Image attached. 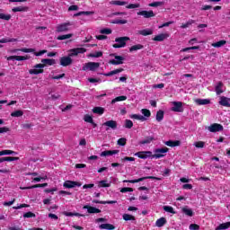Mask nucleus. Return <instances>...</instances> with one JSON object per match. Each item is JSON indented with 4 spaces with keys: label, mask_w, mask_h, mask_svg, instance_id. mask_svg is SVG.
<instances>
[{
    "label": "nucleus",
    "mask_w": 230,
    "mask_h": 230,
    "mask_svg": "<svg viewBox=\"0 0 230 230\" xmlns=\"http://www.w3.org/2000/svg\"><path fill=\"white\" fill-rule=\"evenodd\" d=\"M182 213H184V215H187V217H193V210L191 208H183Z\"/></svg>",
    "instance_id": "obj_46"
},
{
    "label": "nucleus",
    "mask_w": 230,
    "mask_h": 230,
    "mask_svg": "<svg viewBox=\"0 0 230 230\" xmlns=\"http://www.w3.org/2000/svg\"><path fill=\"white\" fill-rule=\"evenodd\" d=\"M37 216L35 213L29 211L23 214V218H35Z\"/></svg>",
    "instance_id": "obj_52"
},
{
    "label": "nucleus",
    "mask_w": 230,
    "mask_h": 230,
    "mask_svg": "<svg viewBox=\"0 0 230 230\" xmlns=\"http://www.w3.org/2000/svg\"><path fill=\"white\" fill-rule=\"evenodd\" d=\"M89 57H91L92 58H100V57H103V52L97 51L95 53H91L89 54Z\"/></svg>",
    "instance_id": "obj_47"
},
{
    "label": "nucleus",
    "mask_w": 230,
    "mask_h": 230,
    "mask_svg": "<svg viewBox=\"0 0 230 230\" xmlns=\"http://www.w3.org/2000/svg\"><path fill=\"white\" fill-rule=\"evenodd\" d=\"M163 119H164V111L163 110H159L156 112V121L161 122Z\"/></svg>",
    "instance_id": "obj_33"
},
{
    "label": "nucleus",
    "mask_w": 230,
    "mask_h": 230,
    "mask_svg": "<svg viewBox=\"0 0 230 230\" xmlns=\"http://www.w3.org/2000/svg\"><path fill=\"white\" fill-rule=\"evenodd\" d=\"M141 113L143 116H145V118H150V116H152V112L148 109H142Z\"/></svg>",
    "instance_id": "obj_50"
},
{
    "label": "nucleus",
    "mask_w": 230,
    "mask_h": 230,
    "mask_svg": "<svg viewBox=\"0 0 230 230\" xmlns=\"http://www.w3.org/2000/svg\"><path fill=\"white\" fill-rule=\"evenodd\" d=\"M168 150V147L157 148L155 150V155H153L152 157L155 159H161V157H164Z\"/></svg>",
    "instance_id": "obj_6"
},
{
    "label": "nucleus",
    "mask_w": 230,
    "mask_h": 230,
    "mask_svg": "<svg viewBox=\"0 0 230 230\" xmlns=\"http://www.w3.org/2000/svg\"><path fill=\"white\" fill-rule=\"evenodd\" d=\"M30 58V57L28 56H15V60H17L18 62H21L22 60H28Z\"/></svg>",
    "instance_id": "obj_59"
},
{
    "label": "nucleus",
    "mask_w": 230,
    "mask_h": 230,
    "mask_svg": "<svg viewBox=\"0 0 230 230\" xmlns=\"http://www.w3.org/2000/svg\"><path fill=\"white\" fill-rule=\"evenodd\" d=\"M134 191L133 188L130 187H124L122 189H120V193H128V192H132Z\"/></svg>",
    "instance_id": "obj_58"
},
{
    "label": "nucleus",
    "mask_w": 230,
    "mask_h": 230,
    "mask_svg": "<svg viewBox=\"0 0 230 230\" xmlns=\"http://www.w3.org/2000/svg\"><path fill=\"white\" fill-rule=\"evenodd\" d=\"M219 105H222V107H230V98L226 96H221L219 101Z\"/></svg>",
    "instance_id": "obj_17"
},
{
    "label": "nucleus",
    "mask_w": 230,
    "mask_h": 230,
    "mask_svg": "<svg viewBox=\"0 0 230 230\" xmlns=\"http://www.w3.org/2000/svg\"><path fill=\"white\" fill-rule=\"evenodd\" d=\"M111 4H114L115 6H125L128 3L120 0H113L111 2Z\"/></svg>",
    "instance_id": "obj_37"
},
{
    "label": "nucleus",
    "mask_w": 230,
    "mask_h": 230,
    "mask_svg": "<svg viewBox=\"0 0 230 230\" xmlns=\"http://www.w3.org/2000/svg\"><path fill=\"white\" fill-rule=\"evenodd\" d=\"M209 132H222L224 130V126L218 123H214L208 127Z\"/></svg>",
    "instance_id": "obj_14"
},
{
    "label": "nucleus",
    "mask_w": 230,
    "mask_h": 230,
    "mask_svg": "<svg viewBox=\"0 0 230 230\" xmlns=\"http://www.w3.org/2000/svg\"><path fill=\"white\" fill-rule=\"evenodd\" d=\"M87 52V49L85 48H75L69 50L68 56L71 57H77V55L84 54Z\"/></svg>",
    "instance_id": "obj_8"
},
{
    "label": "nucleus",
    "mask_w": 230,
    "mask_h": 230,
    "mask_svg": "<svg viewBox=\"0 0 230 230\" xmlns=\"http://www.w3.org/2000/svg\"><path fill=\"white\" fill-rule=\"evenodd\" d=\"M223 87H224V83L222 81H219L215 87L216 94L217 95L222 94V93H224Z\"/></svg>",
    "instance_id": "obj_20"
},
{
    "label": "nucleus",
    "mask_w": 230,
    "mask_h": 230,
    "mask_svg": "<svg viewBox=\"0 0 230 230\" xmlns=\"http://www.w3.org/2000/svg\"><path fill=\"white\" fill-rule=\"evenodd\" d=\"M70 26H73V23H71L69 22L58 24L56 28V31H58V33H63L64 31H69Z\"/></svg>",
    "instance_id": "obj_7"
},
{
    "label": "nucleus",
    "mask_w": 230,
    "mask_h": 230,
    "mask_svg": "<svg viewBox=\"0 0 230 230\" xmlns=\"http://www.w3.org/2000/svg\"><path fill=\"white\" fill-rule=\"evenodd\" d=\"M190 230H199L200 229V226L197 225V224H190L189 226Z\"/></svg>",
    "instance_id": "obj_64"
},
{
    "label": "nucleus",
    "mask_w": 230,
    "mask_h": 230,
    "mask_svg": "<svg viewBox=\"0 0 230 230\" xmlns=\"http://www.w3.org/2000/svg\"><path fill=\"white\" fill-rule=\"evenodd\" d=\"M110 57H114L115 59H111L109 61V64H111V66H119L123 64V60H125V58L122 56H118L116 54H111Z\"/></svg>",
    "instance_id": "obj_5"
},
{
    "label": "nucleus",
    "mask_w": 230,
    "mask_h": 230,
    "mask_svg": "<svg viewBox=\"0 0 230 230\" xmlns=\"http://www.w3.org/2000/svg\"><path fill=\"white\" fill-rule=\"evenodd\" d=\"M146 179H151L153 181H161V178L155 176H146L138 178L137 180H124L123 182H129L130 184H136L137 182H142V181H146Z\"/></svg>",
    "instance_id": "obj_3"
},
{
    "label": "nucleus",
    "mask_w": 230,
    "mask_h": 230,
    "mask_svg": "<svg viewBox=\"0 0 230 230\" xmlns=\"http://www.w3.org/2000/svg\"><path fill=\"white\" fill-rule=\"evenodd\" d=\"M80 15H94L93 11H81L74 14V17H80Z\"/></svg>",
    "instance_id": "obj_30"
},
{
    "label": "nucleus",
    "mask_w": 230,
    "mask_h": 230,
    "mask_svg": "<svg viewBox=\"0 0 230 230\" xmlns=\"http://www.w3.org/2000/svg\"><path fill=\"white\" fill-rule=\"evenodd\" d=\"M12 161H19V157L17 156H4L0 158V163H12Z\"/></svg>",
    "instance_id": "obj_22"
},
{
    "label": "nucleus",
    "mask_w": 230,
    "mask_h": 230,
    "mask_svg": "<svg viewBox=\"0 0 230 230\" xmlns=\"http://www.w3.org/2000/svg\"><path fill=\"white\" fill-rule=\"evenodd\" d=\"M13 154H15V152L13 151V150L5 149V150L0 151V156H1V155H13Z\"/></svg>",
    "instance_id": "obj_49"
},
{
    "label": "nucleus",
    "mask_w": 230,
    "mask_h": 230,
    "mask_svg": "<svg viewBox=\"0 0 230 230\" xmlns=\"http://www.w3.org/2000/svg\"><path fill=\"white\" fill-rule=\"evenodd\" d=\"M64 188H80V186H82V182H78V181H66L64 182L63 184Z\"/></svg>",
    "instance_id": "obj_12"
},
{
    "label": "nucleus",
    "mask_w": 230,
    "mask_h": 230,
    "mask_svg": "<svg viewBox=\"0 0 230 230\" xmlns=\"http://www.w3.org/2000/svg\"><path fill=\"white\" fill-rule=\"evenodd\" d=\"M152 141H155V137H146L144 140H141L138 145H150Z\"/></svg>",
    "instance_id": "obj_24"
},
{
    "label": "nucleus",
    "mask_w": 230,
    "mask_h": 230,
    "mask_svg": "<svg viewBox=\"0 0 230 230\" xmlns=\"http://www.w3.org/2000/svg\"><path fill=\"white\" fill-rule=\"evenodd\" d=\"M123 71H125V69L118 68L111 72H108L107 74H104V76H114V75H118L119 73H123Z\"/></svg>",
    "instance_id": "obj_27"
},
{
    "label": "nucleus",
    "mask_w": 230,
    "mask_h": 230,
    "mask_svg": "<svg viewBox=\"0 0 230 230\" xmlns=\"http://www.w3.org/2000/svg\"><path fill=\"white\" fill-rule=\"evenodd\" d=\"M93 114H99V116H102V114H103V112H105V109L102 107H94L93 109Z\"/></svg>",
    "instance_id": "obj_34"
},
{
    "label": "nucleus",
    "mask_w": 230,
    "mask_h": 230,
    "mask_svg": "<svg viewBox=\"0 0 230 230\" xmlns=\"http://www.w3.org/2000/svg\"><path fill=\"white\" fill-rule=\"evenodd\" d=\"M154 33V31L152 29H144L141 31H138L139 35H143V37H147V35H152Z\"/></svg>",
    "instance_id": "obj_26"
},
{
    "label": "nucleus",
    "mask_w": 230,
    "mask_h": 230,
    "mask_svg": "<svg viewBox=\"0 0 230 230\" xmlns=\"http://www.w3.org/2000/svg\"><path fill=\"white\" fill-rule=\"evenodd\" d=\"M164 2H153L148 4V6H151L153 8H157L158 6H164Z\"/></svg>",
    "instance_id": "obj_51"
},
{
    "label": "nucleus",
    "mask_w": 230,
    "mask_h": 230,
    "mask_svg": "<svg viewBox=\"0 0 230 230\" xmlns=\"http://www.w3.org/2000/svg\"><path fill=\"white\" fill-rule=\"evenodd\" d=\"M71 37H73V33L59 35L57 39L58 40H66L71 39Z\"/></svg>",
    "instance_id": "obj_42"
},
{
    "label": "nucleus",
    "mask_w": 230,
    "mask_h": 230,
    "mask_svg": "<svg viewBox=\"0 0 230 230\" xmlns=\"http://www.w3.org/2000/svg\"><path fill=\"white\" fill-rule=\"evenodd\" d=\"M0 19H2L3 21H10L12 19V15L0 13Z\"/></svg>",
    "instance_id": "obj_57"
},
{
    "label": "nucleus",
    "mask_w": 230,
    "mask_h": 230,
    "mask_svg": "<svg viewBox=\"0 0 230 230\" xmlns=\"http://www.w3.org/2000/svg\"><path fill=\"white\" fill-rule=\"evenodd\" d=\"M12 118H21V116H24V111L18 110L15 111H13L11 113Z\"/></svg>",
    "instance_id": "obj_36"
},
{
    "label": "nucleus",
    "mask_w": 230,
    "mask_h": 230,
    "mask_svg": "<svg viewBox=\"0 0 230 230\" xmlns=\"http://www.w3.org/2000/svg\"><path fill=\"white\" fill-rule=\"evenodd\" d=\"M131 119H138L139 121H145L146 118L143 115L132 114L130 115Z\"/></svg>",
    "instance_id": "obj_40"
},
{
    "label": "nucleus",
    "mask_w": 230,
    "mask_h": 230,
    "mask_svg": "<svg viewBox=\"0 0 230 230\" xmlns=\"http://www.w3.org/2000/svg\"><path fill=\"white\" fill-rule=\"evenodd\" d=\"M124 127L125 128H132V127H134V122H132L130 119H126Z\"/></svg>",
    "instance_id": "obj_55"
},
{
    "label": "nucleus",
    "mask_w": 230,
    "mask_h": 230,
    "mask_svg": "<svg viewBox=\"0 0 230 230\" xmlns=\"http://www.w3.org/2000/svg\"><path fill=\"white\" fill-rule=\"evenodd\" d=\"M194 146H196V148H204V146H206V142L204 141L195 142Z\"/></svg>",
    "instance_id": "obj_54"
},
{
    "label": "nucleus",
    "mask_w": 230,
    "mask_h": 230,
    "mask_svg": "<svg viewBox=\"0 0 230 230\" xmlns=\"http://www.w3.org/2000/svg\"><path fill=\"white\" fill-rule=\"evenodd\" d=\"M98 188H111V183H107V180L99 181Z\"/></svg>",
    "instance_id": "obj_41"
},
{
    "label": "nucleus",
    "mask_w": 230,
    "mask_h": 230,
    "mask_svg": "<svg viewBox=\"0 0 230 230\" xmlns=\"http://www.w3.org/2000/svg\"><path fill=\"white\" fill-rule=\"evenodd\" d=\"M195 103H197V105H209L211 101L209 99H196Z\"/></svg>",
    "instance_id": "obj_25"
},
{
    "label": "nucleus",
    "mask_w": 230,
    "mask_h": 230,
    "mask_svg": "<svg viewBox=\"0 0 230 230\" xmlns=\"http://www.w3.org/2000/svg\"><path fill=\"white\" fill-rule=\"evenodd\" d=\"M17 51H22V53H35V49H14L12 50V53H17Z\"/></svg>",
    "instance_id": "obj_21"
},
{
    "label": "nucleus",
    "mask_w": 230,
    "mask_h": 230,
    "mask_svg": "<svg viewBox=\"0 0 230 230\" xmlns=\"http://www.w3.org/2000/svg\"><path fill=\"white\" fill-rule=\"evenodd\" d=\"M103 127H107L106 130L111 128V130H116L118 128V122L116 120H107L102 124Z\"/></svg>",
    "instance_id": "obj_10"
},
{
    "label": "nucleus",
    "mask_w": 230,
    "mask_h": 230,
    "mask_svg": "<svg viewBox=\"0 0 230 230\" xmlns=\"http://www.w3.org/2000/svg\"><path fill=\"white\" fill-rule=\"evenodd\" d=\"M100 229H106V230H115L116 226H114V225L106 223V224H102L100 225Z\"/></svg>",
    "instance_id": "obj_28"
},
{
    "label": "nucleus",
    "mask_w": 230,
    "mask_h": 230,
    "mask_svg": "<svg viewBox=\"0 0 230 230\" xmlns=\"http://www.w3.org/2000/svg\"><path fill=\"white\" fill-rule=\"evenodd\" d=\"M164 211H166V213H171L172 215H175V210H173V207L170 206H164Z\"/></svg>",
    "instance_id": "obj_48"
},
{
    "label": "nucleus",
    "mask_w": 230,
    "mask_h": 230,
    "mask_svg": "<svg viewBox=\"0 0 230 230\" xmlns=\"http://www.w3.org/2000/svg\"><path fill=\"white\" fill-rule=\"evenodd\" d=\"M135 155L139 159H148V157H152L154 155H152L151 151H139L136 153Z\"/></svg>",
    "instance_id": "obj_11"
},
{
    "label": "nucleus",
    "mask_w": 230,
    "mask_h": 230,
    "mask_svg": "<svg viewBox=\"0 0 230 230\" xmlns=\"http://www.w3.org/2000/svg\"><path fill=\"white\" fill-rule=\"evenodd\" d=\"M83 209H87V212L90 213V215L96 214V213H102V210L99 208H96L94 207L84 205L83 207Z\"/></svg>",
    "instance_id": "obj_16"
},
{
    "label": "nucleus",
    "mask_w": 230,
    "mask_h": 230,
    "mask_svg": "<svg viewBox=\"0 0 230 230\" xmlns=\"http://www.w3.org/2000/svg\"><path fill=\"white\" fill-rule=\"evenodd\" d=\"M128 21L127 20H119L117 19L114 22H112L113 24H127Z\"/></svg>",
    "instance_id": "obj_63"
},
{
    "label": "nucleus",
    "mask_w": 230,
    "mask_h": 230,
    "mask_svg": "<svg viewBox=\"0 0 230 230\" xmlns=\"http://www.w3.org/2000/svg\"><path fill=\"white\" fill-rule=\"evenodd\" d=\"M13 12L17 13V12H28V6H18L13 8Z\"/></svg>",
    "instance_id": "obj_43"
},
{
    "label": "nucleus",
    "mask_w": 230,
    "mask_h": 230,
    "mask_svg": "<svg viewBox=\"0 0 230 230\" xmlns=\"http://www.w3.org/2000/svg\"><path fill=\"white\" fill-rule=\"evenodd\" d=\"M227 44V41L225 40H219L217 42L212 43V48H222V46H226Z\"/></svg>",
    "instance_id": "obj_31"
},
{
    "label": "nucleus",
    "mask_w": 230,
    "mask_h": 230,
    "mask_svg": "<svg viewBox=\"0 0 230 230\" xmlns=\"http://www.w3.org/2000/svg\"><path fill=\"white\" fill-rule=\"evenodd\" d=\"M100 67L99 62H88L83 66L84 71H96Z\"/></svg>",
    "instance_id": "obj_4"
},
{
    "label": "nucleus",
    "mask_w": 230,
    "mask_h": 230,
    "mask_svg": "<svg viewBox=\"0 0 230 230\" xmlns=\"http://www.w3.org/2000/svg\"><path fill=\"white\" fill-rule=\"evenodd\" d=\"M115 154H119V150H106L101 153V157H107L109 155H115Z\"/></svg>",
    "instance_id": "obj_19"
},
{
    "label": "nucleus",
    "mask_w": 230,
    "mask_h": 230,
    "mask_svg": "<svg viewBox=\"0 0 230 230\" xmlns=\"http://www.w3.org/2000/svg\"><path fill=\"white\" fill-rule=\"evenodd\" d=\"M194 21L193 20H190L189 22H187L186 23H182L181 25V28L182 29H186V28H190V26H191V24H194Z\"/></svg>",
    "instance_id": "obj_56"
},
{
    "label": "nucleus",
    "mask_w": 230,
    "mask_h": 230,
    "mask_svg": "<svg viewBox=\"0 0 230 230\" xmlns=\"http://www.w3.org/2000/svg\"><path fill=\"white\" fill-rule=\"evenodd\" d=\"M84 120L86 123H93V121H94V120L93 119V117H92L91 115H84Z\"/></svg>",
    "instance_id": "obj_61"
},
{
    "label": "nucleus",
    "mask_w": 230,
    "mask_h": 230,
    "mask_svg": "<svg viewBox=\"0 0 230 230\" xmlns=\"http://www.w3.org/2000/svg\"><path fill=\"white\" fill-rule=\"evenodd\" d=\"M164 39H168V34L161 33L155 36V38H153V40H155V42H163Z\"/></svg>",
    "instance_id": "obj_23"
},
{
    "label": "nucleus",
    "mask_w": 230,
    "mask_h": 230,
    "mask_svg": "<svg viewBox=\"0 0 230 230\" xmlns=\"http://www.w3.org/2000/svg\"><path fill=\"white\" fill-rule=\"evenodd\" d=\"M173 107L172 108V112H184L181 102H173Z\"/></svg>",
    "instance_id": "obj_13"
},
{
    "label": "nucleus",
    "mask_w": 230,
    "mask_h": 230,
    "mask_svg": "<svg viewBox=\"0 0 230 230\" xmlns=\"http://www.w3.org/2000/svg\"><path fill=\"white\" fill-rule=\"evenodd\" d=\"M8 42H17V40L13 38H3L0 40V44H6Z\"/></svg>",
    "instance_id": "obj_38"
},
{
    "label": "nucleus",
    "mask_w": 230,
    "mask_h": 230,
    "mask_svg": "<svg viewBox=\"0 0 230 230\" xmlns=\"http://www.w3.org/2000/svg\"><path fill=\"white\" fill-rule=\"evenodd\" d=\"M59 62L60 66L63 67H67V66H71V64H73V58H71V57L68 55L67 57L60 58Z\"/></svg>",
    "instance_id": "obj_9"
},
{
    "label": "nucleus",
    "mask_w": 230,
    "mask_h": 230,
    "mask_svg": "<svg viewBox=\"0 0 230 230\" xmlns=\"http://www.w3.org/2000/svg\"><path fill=\"white\" fill-rule=\"evenodd\" d=\"M137 15H142L145 19H150L151 17H155L154 11H139L137 13Z\"/></svg>",
    "instance_id": "obj_15"
},
{
    "label": "nucleus",
    "mask_w": 230,
    "mask_h": 230,
    "mask_svg": "<svg viewBox=\"0 0 230 230\" xmlns=\"http://www.w3.org/2000/svg\"><path fill=\"white\" fill-rule=\"evenodd\" d=\"M164 145H166V146H171V148H173L175 146H181V140L165 141Z\"/></svg>",
    "instance_id": "obj_18"
},
{
    "label": "nucleus",
    "mask_w": 230,
    "mask_h": 230,
    "mask_svg": "<svg viewBox=\"0 0 230 230\" xmlns=\"http://www.w3.org/2000/svg\"><path fill=\"white\" fill-rule=\"evenodd\" d=\"M166 224V218L165 217H161L156 220L155 226L156 227H163Z\"/></svg>",
    "instance_id": "obj_32"
},
{
    "label": "nucleus",
    "mask_w": 230,
    "mask_h": 230,
    "mask_svg": "<svg viewBox=\"0 0 230 230\" xmlns=\"http://www.w3.org/2000/svg\"><path fill=\"white\" fill-rule=\"evenodd\" d=\"M127 40H130V38L127 36L116 38L115 42L117 43L113 44L112 48H115V49L125 48L127 46Z\"/></svg>",
    "instance_id": "obj_2"
},
{
    "label": "nucleus",
    "mask_w": 230,
    "mask_h": 230,
    "mask_svg": "<svg viewBox=\"0 0 230 230\" xmlns=\"http://www.w3.org/2000/svg\"><path fill=\"white\" fill-rule=\"evenodd\" d=\"M230 227V222L222 223L220 224L216 230H224V229H229Z\"/></svg>",
    "instance_id": "obj_39"
},
{
    "label": "nucleus",
    "mask_w": 230,
    "mask_h": 230,
    "mask_svg": "<svg viewBox=\"0 0 230 230\" xmlns=\"http://www.w3.org/2000/svg\"><path fill=\"white\" fill-rule=\"evenodd\" d=\"M122 217H123V220H125V222H128L130 220H136V217L129 214H123Z\"/></svg>",
    "instance_id": "obj_44"
},
{
    "label": "nucleus",
    "mask_w": 230,
    "mask_h": 230,
    "mask_svg": "<svg viewBox=\"0 0 230 230\" xmlns=\"http://www.w3.org/2000/svg\"><path fill=\"white\" fill-rule=\"evenodd\" d=\"M63 215H65V217H85V215L80 214L78 212H67V211H64Z\"/></svg>",
    "instance_id": "obj_29"
},
{
    "label": "nucleus",
    "mask_w": 230,
    "mask_h": 230,
    "mask_svg": "<svg viewBox=\"0 0 230 230\" xmlns=\"http://www.w3.org/2000/svg\"><path fill=\"white\" fill-rule=\"evenodd\" d=\"M117 145H119V146H125V145H127V138L125 137L119 138L117 141Z\"/></svg>",
    "instance_id": "obj_53"
},
{
    "label": "nucleus",
    "mask_w": 230,
    "mask_h": 230,
    "mask_svg": "<svg viewBox=\"0 0 230 230\" xmlns=\"http://www.w3.org/2000/svg\"><path fill=\"white\" fill-rule=\"evenodd\" d=\"M125 100H127V96L125 95H120V96H118L116 97L115 99H113L111 101V103L114 104L116 103V102H125Z\"/></svg>",
    "instance_id": "obj_45"
},
{
    "label": "nucleus",
    "mask_w": 230,
    "mask_h": 230,
    "mask_svg": "<svg viewBox=\"0 0 230 230\" xmlns=\"http://www.w3.org/2000/svg\"><path fill=\"white\" fill-rule=\"evenodd\" d=\"M46 186H48V183H38L35 185H31L30 188L34 190L35 188H46Z\"/></svg>",
    "instance_id": "obj_60"
},
{
    "label": "nucleus",
    "mask_w": 230,
    "mask_h": 230,
    "mask_svg": "<svg viewBox=\"0 0 230 230\" xmlns=\"http://www.w3.org/2000/svg\"><path fill=\"white\" fill-rule=\"evenodd\" d=\"M55 64H57V61L53 58H43L41 59V63L35 65L34 69H30L29 73L30 75H41L44 73V67L47 66H55Z\"/></svg>",
    "instance_id": "obj_1"
},
{
    "label": "nucleus",
    "mask_w": 230,
    "mask_h": 230,
    "mask_svg": "<svg viewBox=\"0 0 230 230\" xmlns=\"http://www.w3.org/2000/svg\"><path fill=\"white\" fill-rule=\"evenodd\" d=\"M144 48L145 46H143L142 44L133 45L129 48V52L132 53L133 51H137L139 49H143Z\"/></svg>",
    "instance_id": "obj_35"
},
{
    "label": "nucleus",
    "mask_w": 230,
    "mask_h": 230,
    "mask_svg": "<svg viewBox=\"0 0 230 230\" xmlns=\"http://www.w3.org/2000/svg\"><path fill=\"white\" fill-rule=\"evenodd\" d=\"M139 6H140L139 4H130L127 5L126 8H128V10H132L134 8H139Z\"/></svg>",
    "instance_id": "obj_62"
}]
</instances>
